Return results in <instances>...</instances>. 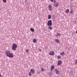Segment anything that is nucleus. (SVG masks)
<instances>
[{"label": "nucleus", "mask_w": 77, "mask_h": 77, "mask_svg": "<svg viewBox=\"0 0 77 77\" xmlns=\"http://www.w3.org/2000/svg\"><path fill=\"white\" fill-rule=\"evenodd\" d=\"M77 59L76 60L75 62V64H77Z\"/></svg>", "instance_id": "nucleus-26"}, {"label": "nucleus", "mask_w": 77, "mask_h": 77, "mask_svg": "<svg viewBox=\"0 0 77 77\" xmlns=\"http://www.w3.org/2000/svg\"><path fill=\"white\" fill-rule=\"evenodd\" d=\"M5 54L6 56L11 58H12L14 57L13 54L11 53V51H9L7 50L6 51Z\"/></svg>", "instance_id": "nucleus-1"}, {"label": "nucleus", "mask_w": 77, "mask_h": 77, "mask_svg": "<svg viewBox=\"0 0 77 77\" xmlns=\"http://www.w3.org/2000/svg\"><path fill=\"white\" fill-rule=\"evenodd\" d=\"M71 1H74V0H71Z\"/></svg>", "instance_id": "nucleus-33"}, {"label": "nucleus", "mask_w": 77, "mask_h": 77, "mask_svg": "<svg viewBox=\"0 0 77 77\" xmlns=\"http://www.w3.org/2000/svg\"><path fill=\"white\" fill-rule=\"evenodd\" d=\"M57 59H60V56H59L58 57Z\"/></svg>", "instance_id": "nucleus-21"}, {"label": "nucleus", "mask_w": 77, "mask_h": 77, "mask_svg": "<svg viewBox=\"0 0 77 77\" xmlns=\"http://www.w3.org/2000/svg\"><path fill=\"white\" fill-rule=\"evenodd\" d=\"M54 54V51H51L49 53L50 55H51V56H53Z\"/></svg>", "instance_id": "nucleus-4"}, {"label": "nucleus", "mask_w": 77, "mask_h": 77, "mask_svg": "<svg viewBox=\"0 0 77 77\" xmlns=\"http://www.w3.org/2000/svg\"><path fill=\"white\" fill-rule=\"evenodd\" d=\"M70 13L71 14H72L73 13V11L70 10Z\"/></svg>", "instance_id": "nucleus-19"}, {"label": "nucleus", "mask_w": 77, "mask_h": 77, "mask_svg": "<svg viewBox=\"0 0 77 77\" xmlns=\"http://www.w3.org/2000/svg\"><path fill=\"white\" fill-rule=\"evenodd\" d=\"M34 71H35V70H34V69H31L30 72L32 74H34V73H35Z\"/></svg>", "instance_id": "nucleus-5"}, {"label": "nucleus", "mask_w": 77, "mask_h": 77, "mask_svg": "<svg viewBox=\"0 0 77 77\" xmlns=\"http://www.w3.org/2000/svg\"><path fill=\"white\" fill-rule=\"evenodd\" d=\"M54 69V66H52L51 68V71H52Z\"/></svg>", "instance_id": "nucleus-8"}, {"label": "nucleus", "mask_w": 77, "mask_h": 77, "mask_svg": "<svg viewBox=\"0 0 77 77\" xmlns=\"http://www.w3.org/2000/svg\"><path fill=\"white\" fill-rule=\"evenodd\" d=\"M17 48V45L16 44L14 43L12 45V49L14 51L16 50V48Z\"/></svg>", "instance_id": "nucleus-2"}, {"label": "nucleus", "mask_w": 77, "mask_h": 77, "mask_svg": "<svg viewBox=\"0 0 77 77\" xmlns=\"http://www.w3.org/2000/svg\"><path fill=\"white\" fill-rule=\"evenodd\" d=\"M30 30L31 32H35V30L32 28H30Z\"/></svg>", "instance_id": "nucleus-14"}, {"label": "nucleus", "mask_w": 77, "mask_h": 77, "mask_svg": "<svg viewBox=\"0 0 77 77\" xmlns=\"http://www.w3.org/2000/svg\"><path fill=\"white\" fill-rule=\"evenodd\" d=\"M25 2H26V4H27V0H26V1H25Z\"/></svg>", "instance_id": "nucleus-29"}, {"label": "nucleus", "mask_w": 77, "mask_h": 77, "mask_svg": "<svg viewBox=\"0 0 77 77\" xmlns=\"http://www.w3.org/2000/svg\"><path fill=\"white\" fill-rule=\"evenodd\" d=\"M41 70L42 71V72H43V71H44V68H41Z\"/></svg>", "instance_id": "nucleus-20"}, {"label": "nucleus", "mask_w": 77, "mask_h": 77, "mask_svg": "<svg viewBox=\"0 0 77 77\" xmlns=\"http://www.w3.org/2000/svg\"><path fill=\"white\" fill-rule=\"evenodd\" d=\"M55 71H56V74H59V73H60V72H59V71L57 70V69H55Z\"/></svg>", "instance_id": "nucleus-9"}, {"label": "nucleus", "mask_w": 77, "mask_h": 77, "mask_svg": "<svg viewBox=\"0 0 77 77\" xmlns=\"http://www.w3.org/2000/svg\"><path fill=\"white\" fill-rule=\"evenodd\" d=\"M54 6H55V7H57V6H59V3H57L56 4L54 5Z\"/></svg>", "instance_id": "nucleus-15"}, {"label": "nucleus", "mask_w": 77, "mask_h": 77, "mask_svg": "<svg viewBox=\"0 0 77 77\" xmlns=\"http://www.w3.org/2000/svg\"><path fill=\"white\" fill-rule=\"evenodd\" d=\"M53 18H54V17H55V16H54V15H53Z\"/></svg>", "instance_id": "nucleus-28"}, {"label": "nucleus", "mask_w": 77, "mask_h": 77, "mask_svg": "<svg viewBox=\"0 0 77 77\" xmlns=\"http://www.w3.org/2000/svg\"><path fill=\"white\" fill-rule=\"evenodd\" d=\"M62 63V62L61 60H59L58 61L57 65H60V64Z\"/></svg>", "instance_id": "nucleus-6"}, {"label": "nucleus", "mask_w": 77, "mask_h": 77, "mask_svg": "<svg viewBox=\"0 0 77 77\" xmlns=\"http://www.w3.org/2000/svg\"><path fill=\"white\" fill-rule=\"evenodd\" d=\"M39 51H40V52H41V49H39Z\"/></svg>", "instance_id": "nucleus-31"}, {"label": "nucleus", "mask_w": 77, "mask_h": 77, "mask_svg": "<svg viewBox=\"0 0 77 77\" xmlns=\"http://www.w3.org/2000/svg\"><path fill=\"white\" fill-rule=\"evenodd\" d=\"M54 3H56V1L54 0Z\"/></svg>", "instance_id": "nucleus-30"}, {"label": "nucleus", "mask_w": 77, "mask_h": 77, "mask_svg": "<svg viewBox=\"0 0 77 77\" xmlns=\"http://www.w3.org/2000/svg\"><path fill=\"white\" fill-rule=\"evenodd\" d=\"M52 8V6H51V5H49V11H51L52 10V9L51 8Z\"/></svg>", "instance_id": "nucleus-7"}, {"label": "nucleus", "mask_w": 77, "mask_h": 77, "mask_svg": "<svg viewBox=\"0 0 77 77\" xmlns=\"http://www.w3.org/2000/svg\"><path fill=\"white\" fill-rule=\"evenodd\" d=\"M48 28L49 30H52V29H53V28H52V27H51V26H49L48 27Z\"/></svg>", "instance_id": "nucleus-16"}, {"label": "nucleus", "mask_w": 77, "mask_h": 77, "mask_svg": "<svg viewBox=\"0 0 77 77\" xmlns=\"http://www.w3.org/2000/svg\"><path fill=\"white\" fill-rule=\"evenodd\" d=\"M51 2H53V1H54V0H50Z\"/></svg>", "instance_id": "nucleus-27"}, {"label": "nucleus", "mask_w": 77, "mask_h": 77, "mask_svg": "<svg viewBox=\"0 0 77 77\" xmlns=\"http://www.w3.org/2000/svg\"><path fill=\"white\" fill-rule=\"evenodd\" d=\"M51 16L50 15H48V19H49V20H50V19H51Z\"/></svg>", "instance_id": "nucleus-13"}, {"label": "nucleus", "mask_w": 77, "mask_h": 77, "mask_svg": "<svg viewBox=\"0 0 77 77\" xmlns=\"http://www.w3.org/2000/svg\"><path fill=\"white\" fill-rule=\"evenodd\" d=\"M33 42L35 43L36 42V39H34L33 40Z\"/></svg>", "instance_id": "nucleus-18"}, {"label": "nucleus", "mask_w": 77, "mask_h": 77, "mask_svg": "<svg viewBox=\"0 0 77 77\" xmlns=\"http://www.w3.org/2000/svg\"><path fill=\"white\" fill-rule=\"evenodd\" d=\"M2 76V75L1 74H0V77H1Z\"/></svg>", "instance_id": "nucleus-32"}, {"label": "nucleus", "mask_w": 77, "mask_h": 77, "mask_svg": "<svg viewBox=\"0 0 77 77\" xmlns=\"http://www.w3.org/2000/svg\"><path fill=\"white\" fill-rule=\"evenodd\" d=\"M69 11V9H67V10H66V13H68Z\"/></svg>", "instance_id": "nucleus-17"}, {"label": "nucleus", "mask_w": 77, "mask_h": 77, "mask_svg": "<svg viewBox=\"0 0 77 77\" xmlns=\"http://www.w3.org/2000/svg\"><path fill=\"white\" fill-rule=\"evenodd\" d=\"M48 26H52V22L51 20H49L48 21Z\"/></svg>", "instance_id": "nucleus-3"}, {"label": "nucleus", "mask_w": 77, "mask_h": 77, "mask_svg": "<svg viewBox=\"0 0 77 77\" xmlns=\"http://www.w3.org/2000/svg\"><path fill=\"white\" fill-rule=\"evenodd\" d=\"M56 42L58 43V44H59V40L58 39H56L55 40Z\"/></svg>", "instance_id": "nucleus-12"}, {"label": "nucleus", "mask_w": 77, "mask_h": 77, "mask_svg": "<svg viewBox=\"0 0 77 77\" xmlns=\"http://www.w3.org/2000/svg\"><path fill=\"white\" fill-rule=\"evenodd\" d=\"M62 36V35L59 33H57V37H58V36Z\"/></svg>", "instance_id": "nucleus-10"}, {"label": "nucleus", "mask_w": 77, "mask_h": 77, "mask_svg": "<svg viewBox=\"0 0 77 77\" xmlns=\"http://www.w3.org/2000/svg\"><path fill=\"white\" fill-rule=\"evenodd\" d=\"M26 53H29V49H27L26 50Z\"/></svg>", "instance_id": "nucleus-23"}, {"label": "nucleus", "mask_w": 77, "mask_h": 77, "mask_svg": "<svg viewBox=\"0 0 77 77\" xmlns=\"http://www.w3.org/2000/svg\"><path fill=\"white\" fill-rule=\"evenodd\" d=\"M64 54H65V52L63 51L60 53V55H61V56H64Z\"/></svg>", "instance_id": "nucleus-11"}, {"label": "nucleus", "mask_w": 77, "mask_h": 77, "mask_svg": "<svg viewBox=\"0 0 77 77\" xmlns=\"http://www.w3.org/2000/svg\"><path fill=\"white\" fill-rule=\"evenodd\" d=\"M71 10L70 11H73V8H70Z\"/></svg>", "instance_id": "nucleus-25"}, {"label": "nucleus", "mask_w": 77, "mask_h": 77, "mask_svg": "<svg viewBox=\"0 0 77 77\" xmlns=\"http://www.w3.org/2000/svg\"><path fill=\"white\" fill-rule=\"evenodd\" d=\"M4 3H6V0H3Z\"/></svg>", "instance_id": "nucleus-22"}, {"label": "nucleus", "mask_w": 77, "mask_h": 77, "mask_svg": "<svg viewBox=\"0 0 77 77\" xmlns=\"http://www.w3.org/2000/svg\"><path fill=\"white\" fill-rule=\"evenodd\" d=\"M29 76H31V73L30 72H29Z\"/></svg>", "instance_id": "nucleus-24"}]
</instances>
